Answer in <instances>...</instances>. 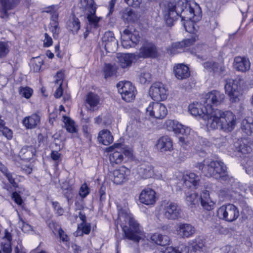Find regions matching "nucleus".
Listing matches in <instances>:
<instances>
[{"mask_svg": "<svg viewBox=\"0 0 253 253\" xmlns=\"http://www.w3.org/2000/svg\"><path fill=\"white\" fill-rule=\"evenodd\" d=\"M12 199L18 205H20L22 203V200L20 196L17 193V192H14L12 194Z\"/></svg>", "mask_w": 253, "mask_h": 253, "instance_id": "nucleus-58", "label": "nucleus"}, {"mask_svg": "<svg viewBox=\"0 0 253 253\" xmlns=\"http://www.w3.org/2000/svg\"><path fill=\"white\" fill-rule=\"evenodd\" d=\"M138 174L143 178H149L154 175L153 167L150 165L142 164L138 169Z\"/></svg>", "mask_w": 253, "mask_h": 253, "instance_id": "nucleus-33", "label": "nucleus"}, {"mask_svg": "<svg viewBox=\"0 0 253 253\" xmlns=\"http://www.w3.org/2000/svg\"><path fill=\"white\" fill-rule=\"evenodd\" d=\"M167 90L164 85L160 82L154 83L149 90V94L151 98L156 101H161L167 98Z\"/></svg>", "mask_w": 253, "mask_h": 253, "instance_id": "nucleus-13", "label": "nucleus"}, {"mask_svg": "<svg viewBox=\"0 0 253 253\" xmlns=\"http://www.w3.org/2000/svg\"><path fill=\"white\" fill-rule=\"evenodd\" d=\"M240 80L228 79L226 80L224 88L225 93L229 96L230 101L232 103L237 102L242 94Z\"/></svg>", "mask_w": 253, "mask_h": 253, "instance_id": "nucleus-5", "label": "nucleus"}, {"mask_svg": "<svg viewBox=\"0 0 253 253\" xmlns=\"http://www.w3.org/2000/svg\"><path fill=\"white\" fill-rule=\"evenodd\" d=\"M163 12L167 23L170 26L177 19L179 15L182 20H200L202 14L199 5L196 3H189L186 0L166 1L164 4Z\"/></svg>", "mask_w": 253, "mask_h": 253, "instance_id": "nucleus-1", "label": "nucleus"}, {"mask_svg": "<svg viewBox=\"0 0 253 253\" xmlns=\"http://www.w3.org/2000/svg\"><path fill=\"white\" fill-rule=\"evenodd\" d=\"M205 240L198 237L192 241V248L194 252H200L205 246Z\"/></svg>", "mask_w": 253, "mask_h": 253, "instance_id": "nucleus-38", "label": "nucleus"}, {"mask_svg": "<svg viewBox=\"0 0 253 253\" xmlns=\"http://www.w3.org/2000/svg\"><path fill=\"white\" fill-rule=\"evenodd\" d=\"M202 206L208 211H211L213 209L215 203L211 200L208 199L201 201Z\"/></svg>", "mask_w": 253, "mask_h": 253, "instance_id": "nucleus-50", "label": "nucleus"}, {"mask_svg": "<svg viewBox=\"0 0 253 253\" xmlns=\"http://www.w3.org/2000/svg\"><path fill=\"white\" fill-rule=\"evenodd\" d=\"M102 39L105 43V47L106 49L116 47L117 41L113 32L110 31L105 32Z\"/></svg>", "mask_w": 253, "mask_h": 253, "instance_id": "nucleus-32", "label": "nucleus"}, {"mask_svg": "<svg viewBox=\"0 0 253 253\" xmlns=\"http://www.w3.org/2000/svg\"><path fill=\"white\" fill-rule=\"evenodd\" d=\"M217 213L220 219L228 222L234 221L239 216L238 209L231 204L222 206L218 209Z\"/></svg>", "mask_w": 253, "mask_h": 253, "instance_id": "nucleus-7", "label": "nucleus"}, {"mask_svg": "<svg viewBox=\"0 0 253 253\" xmlns=\"http://www.w3.org/2000/svg\"><path fill=\"white\" fill-rule=\"evenodd\" d=\"M70 24V26L72 28L71 30L73 32L77 33L80 29V22L79 20L76 17H73Z\"/></svg>", "mask_w": 253, "mask_h": 253, "instance_id": "nucleus-49", "label": "nucleus"}, {"mask_svg": "<svg viewBox=\"0 0 253 253\" xmlns=\"http://www.w3.org/2000/svg\"><path fill=\"white\" fill-rule=\"evenodd\" d=\"M151 239L155 243L162 246H165L169 242V238L168 236L158 233L152 235Z\"/></svg>", "mask_w": 253, "mask_h": 253, "instance_id": "nucleus-36", "label": "nucleus"}, {"mask_svg": "<svg viewBox=\"0 0 253 253\" xmlns=\"http://www.w3.org/2000/svg\"><path fill=\"white\" fill-rule=\"evenodd\" d=\"M186 22L184 23V26L185 30L189 33H193L196 30V23L197 21H194L191 19L185 20Z\"/></svg>", "mask_w": 253, "mask_h": 253, "instance_id": "nucleus-44", "label": "nucleus"}, {"mask_svg": "<svg viewBox=\"0 0 253 253\" xmlns=\"http://www.w3.org/2000/svg\"><path fill=\"white\" fill-rule=\"evenodd\" d=\"M130 170L125 167H122L113 172L112 179L114 183L121 184L126 182L130 174Z\"/></svg>", "mask_w": 253, "mask_h": 253, "instance_id": "nucleus-16", "label": "nucleus"}, {"mask_svg": "<svg viewBox=\"0 0 253 253\" xmlns=\"http://www.w3.org/2000/svg\"><path fill=\"white\" fill-rule=\"evenodd\" d=\"M44 45L46 47H49L52 44L53 42L52 38L47 34H44Z\"/></svg>", "mask_w": 253, "mask_h": 253, "instance_id": "nucleus-59", "label": "nucleus"}, {"mask_svg": "<svg viewBox=\"0 0 253 253\" xmlns=\"http://www.w3.org/2000/svg\"><path fill=\"white\" fill-rule=\"evenodd\" d=\"M236 124V117L231 111L216 109L211 113L207 127L208 129L219 128L225 132H230L234 128Z\"/></svg>", "mask_w": 253, "mask_h": 253, "instance_id": "nucleus-2", "label": "nucleus"}, {"mask_svg": "<svg viewBox=\"0 0 253 253\" xmlns=\"http://www.w3.org/2000/svg\"><path fill=\"white\" fill-rule=\"evenodd\" d=\"M124 1L128 5L137 7L139 6L141 0H124Z\"/></svg>", "mask_w": 253, "mask_h": 253, "instance_id": "nucleus-56", "label": "nucleus"}, {"mask_svg": "<svg viewBox=\"0 0 253 253\" xmlns=\"http://www.w3.org/2000/svg\"><path fill=\"white\" fill-rule=\"evenodd\" d=\"M182 179L185 185L189 187L193 186L196 188L200 183L199 176L193 172L184 175Z\"/></svg>", "mask_w": 253, "mask_h": 253, "instance_id": "nucleus-29", "label": "nucleus"}, {"mask_svg": "<svg viewBox=\"0 0 253 253\" xmlns=\"http://www.w3.org/2000/svg\"><path fill=\"white\" fill-rule=\"evenodd\" d=\"M208 106L198 102L193 103L189 105V111L193 116L199 117L202 118L205 122L206 125L208 123V121L212 111H211Z\"/></svg>", "mask_w": 253, "mask_h": 253, "instance_id": "nucleus-9", "label": "nucleus"}, {"mask_svg": "<svg viewBox=\"0 0 253 253\" xmlns=\"http://www.w3.org/2000/svg\"><path fill=\"white\" fill-rule=\"evenodd\" d=\"M185 200L187 204L192 207L193 205H195L198 203L199 200L198 195L195 192H190L188 193L185 197Z\"/></svg>", "mask_w": 253, "mask_h": 253, "instance_id": "nucleus-39", "label": "nucleus"}, {"mask_svg": "<svg viewBox=\"0 0 253 253\" xmlns=\"http://www.w3.org/2000/svg\"><path fill=\"white\" fill-rule=\"evenodd\" d=\"M6 238H7L8 241L6 243H5L2 246V249L0 251V253H11V247L10 241L11 240V237L10 235L6 234Z\"/></svg>", "mask_w": 253, "mask_h": 253, "instance_id": "nucleus-48", "label": "nucleus"}, {"mask_svg": "<svg viewBox=\"0 0 253 253\" xmlns=\"http://www.w3.org/2000/svg\"><path fill=\"white\" fill-rule=\"evenodd\" d=\"M196 41V37L183 40L180 42L172 43L169 51L171 54H176L181 52L183 48L189 46L193 44Z\"/></svg>", "mask_w": 253, "mask_h": 253, "instance_id": "nucleus-18", "label": "nucleus"}, {"mask_svg": "<svg viewBox=\"0 0 253 253\" xmlns=\"http://www.w3.org/2000/svg\"><path fill=\"white\" fill-rule=\"evenodd\" d=\"M139 79L141 84H145L151 80V75L147 72H143L139 75Z\"/></svg>", "mask_w": 253, "mask_h": 253, "instance_id": "nucleus-47", "label": "nucleus"}, {"mask_svg": "<svg viewBox=\"0 0 253 253\" xmlns=\"http://www.w3.org/2000/svg\"><path fill=\"white\" fill-rule=\"evenodd\" d=\"M140 202L147 205H153L156 202V193L151 188L144 189L139 195Z\"/></svg>", "mask_w": 253, "mask_h": 253, "instance_id": "nucleus-20", "label": "nucleus"}, {"mask_svg": "<svg viewBox=\"0 0 253 253\" xmlns=\"http://www.w3.org/2000/svg\"><path fill=\"white\" fill-rule=\"evenodd\" d=\"M234 146L236 151L242 154H249L252 151L251 147L243 140H239L235 143Z\"/></svg>", "mask_w": 253, "mask_h": 253, "instance_id": "nucleus-35", "label": "nucleus"}, {"mask_svg": "<svg viewBox=\"0 0 253 253\" xmlns=\"http://www.w3.org/2000/svg\"><path fill=\"white\" fill-rule=\"evenodd\" d=\"M176 231L179 236L182 238H189L195 233V229L190 224L180 223L177 225Z\"/></svg>", "mask_w": 253, "mask_h": 253, "instance_id": "nucleus-21", "label": "nucleus"}, {"mask_svg": "<svg viewBox=\"0 0 253 253\" xmlns=\"http://www.w3.org/2000/svg\"><path fill=\"white\" fill-rule=\"evenodd\" d=\"M234 67L239 71L245 72L250 69L251 63L248 58L238 56L234 59Z\"/></svg>", "mask_w": 253, "mask_h": 253, "instance_id": "nucleus-25", "label": "nucleus"}, {"mask_svg": "<svg viewBox=\"0 0 253 253\" xmlns=\"http://www.w3.org/2000/svg\"><path fill=\"white\" fill-rule=\"evenodd\" d=\"M58 232L59 238L63 242H67L69 240L68 236L65 233L61 228H59Z\"/></svg>", "mask_w": 253, "mask_h": 253, "instance_id": "nucleus-61", "label": "nucleus"}, {"mask_svg": "<svg viewBox=\"0 0 253 253\" xmlns=\"http://www.w3.org/2000/svg\"><path fill=\"white\" fill-rule=\"evenodd\" d=\"M85 100L88 105L87 108L89 110L94 112L98 110V105L99 104L100 101L98 95L92 92H90L87 95Z\"/></svg>", "mask_w": 253, "mask_h": 253, "instance_id": "nucleus-26", "label": "nucleus"}, {"mask_svg": "<svg viewBox=\"0 0 253 253\" xmlns=\"http://www.w3.org/2000/svg\"><path fill=\"white\" fill-rule=\"evenodd\" d=\"M173 72L175 77L179 80L185 79L190 76L189 68L183 64H179L174 67Z\"/></svg>", "mask_w": 253, "mask_h": 253, "instance_id": "nucleus-28", "label": "nucleus"}, {"mask_svg": "<svg viewBox=\"0 0 253 253\" xmlns=\"http://www.w3.org/2000/svg\"><path fill=\"white\" fill-rule=\"evenodd\" d=\"M20 94L26 98H29L33 93V90L29 87H22L19 90Z\"/></svg>", "mask_w": 253, "mask_h": 253, "instance_id": "nucleus-51", "label": "nucleus"}, {"mask_svg": "<svg viewBox=\"0 0 253 253\" xmlns=\"http://www.w3.org/2000/svg\"><path fill=\"white\" fill-rule=\"evenodd\" d=\"M80 229L82 230V234L84 233L85 234H88L90 231V225L87 224L86 223L84 224L83 225H81V224H80L78 227V229Z\"/></svg>", "mask_w": 253, "mask_h": 253, "instance_id": "nucleus-55", "label": "nucleus"}, {"mask_svg": "<svg viewBox=\"0 0 253 253\" xmlns=\"http://www.w3.org/2000/svg\"><path fill=\"white\" fill-rule=\"evenodd\" d=\"M40 115L38 113H35L25 117L22 121V124L27 129H33L40 124Z\"/></svg>", "mask_w": 253, "mask_h": 253, "instance_id": "nucleus-24", "label": "nucleus"}, {"mask_svg": "<svg viewBox=\"0 0 253 253\" xmlns=\"http://www.w3.org/2000/svg\"><path fill=\"white\" fill-rule=\"evenodd\" d=\"M157 54V48L152 42H145L139 49V57H155Z\"/></svg>", "mask_w": 253, "mask_h": 253, "instance_id": "nucleus-19", "label": "nucleus"}, {"mask_svg": "<svg viewBox=\"0 0 253 253\" xmlns=\"http://www.w3.org/2000/svg\"><path fill=\"white\" fill-rule=\"evenodd\" d=\"M5 176L8 180L9 183L14 187H17L18 185L17 183L15 181L14 178L13 177L12 173L8 172L6 173Z\"/></svg>", "mask_w": 253, "mask_h": 253, "instance_id": "nucleus-62", "label": "nucleus"}, {"mask_svg": "<svg viewBox=\"0 0 253 253\" xmlns=\"http://www.w3.org/2000/svg\"><path fill=\"white\" fill-rule=\"evenodd\" d=\"M117 59L120 66L123 68H125L131 66L133 60L135 59V56L131 53L119 54Z\"/></svg>", "mask_w": 253, "mask_h": 253, "instance_id": "nucleus-27", "label": "nucleus"}, {"mask_svg": "<svg viewBox=\"0 0 253 253\" xmlns=\"http://www.w3.org/2000/svg\"><path fill=\"white\" fill-rule=\"evenodd\" d=\"M122 18L126 22H134L136 20L137 17L131 9L126 8L122 12Z\"/></svg>", "mask_w": 253, "mask_h": 253, "instance_id": "nucleus-37", "label": "nucleus"}, {"mask_svg": "<svg viewBox=\"0 0 253 253\" xmlns=\"http://www.w3.org/2000/svg\"><path fill=\"white\" fill-rule=\"evenodd\" d=\"M63 122H64L66 130L70 133H74L77 131V128L75 126L74 122L69 117L64 116Z\"/></svg>", "mask_w": 253, "mask_h": 253, "instance_id": "nucleus-41", "label": "nucleus"}, {"mask_svg": "<svg viewBox=\"0 0 253 253\" xmlns=\"http://www.w3.org/2000/svg\"><path fill=\"white\" fill-rule=\"evenodd\" d=\"M9 51V46L7 42L0 41V58L5 57Z\"/></svg>", "mask_w": 253, "mask_h": 253, "instance_id": "nucleus-46", "label": "nucleus"}, {"mask_svg": "<svg viewBox=\"0 0 253 253\" xmlns=\"http://www.w3.org/2000/svg\"><path fill=\"white\" fill-rule=\"evenodd\" d=\"M98 140L99 143L104 145H109L113 142V136L110 131L103 129L99 132Z\"/></svg>", "mask_w": 253, "mask_h": 253, "instance_id": "nucleus-31", "label": "nucleus"}, {"mask_svg": "<svg viewBox=\"0 0 253 253\" xmlns=\"http://www.w3.org/2000/svg\"><path fill=\"white\" fill-rule=\"evenodd\" d=\"M118 218L121 222L128 224V226H122L125 237L134 242H138L143 232L139 224L134 219L132 215L125 211H120L118 212Z\"/></svg>", "mask_w": 253, "mask_h": 253, "instance_id": "nucleus-4", "label": "nucleus"}, {"mask_svg": "<svg viewBox=\"0 0 253 253\" xmlns=\"http://www.w3.org/2000/svg\"><path fill=\"white\" fill-rule=\"evenodd\" d=\"M2 134L7 139H10L12 137V131L4 126L0 129Z\"/></svg>", "mask_w": 253, "mask_h": 253, "instance_id": "nucleus-53", "label": "nucleus"}, {"mask_svg": "<svg viewBox=\"0 0 253 253\" xmlns=\"http://www.w3.org/2000/svg\"><path fill=\"white\" fill-rule=\"evenodd\" d=\"M177 249L178 253H190V248L185 245H181Z\"/></svg>", "mask_w": 253, "mask_h": 253, "instance_id": "nucleus-63", "label": "nucleus"}, {"mask_svg": "<svg viewBox=\"0 0 253 253\" xmlns=\"http://www.w3.org/2000/svg\"><path fill=\"white\" fill-rule=\"evenodd\" d=\"M233 191L229 188H223L218 192V196L223 200H230L233 196Z\"/></svg>", "mask_w": 253, "mask_h": 253, "instance_id": "nucleus-42", "label": "nucleus"}, {"mask_svg": "<svg viewBox=\"0 0 253 253\" xmlns=\"http://www.w3.org/2000/svg\"><path fill=\"white\" fill-rule=\"evenodd\" d=\"M56 79L55 81V84L57 85H62V80L64 78L63 73L61 71L58 72L56 74Z\"/></svg>", "mask_w": 253, "mask_h": 253, "instance_id": "nucleus-57", "label": "nucleus"}, {"mask_svg": "<svg viewBox=\"0 0 253 253\" xmlns=\"http://www.w3.org/2000/svg\"><path fill=\"white\" fill-rule=\"evenodd\" d=\"M121 39L122 45L127 48L136 44L139 41L140 36L137 32L134 31L132 33L130 30L126 29L124 30Z\"/></svg>", "mask_w": 253, "mask_h": 253, "instance_id": "nucleus-14", "label": "nucleus"}, {"mask_svg": "<svg viewBox=\"0 0 253 253\" xmlns=\"http://www.w3.org/2000/svg\"><path fill=\"white\" fill-rule=\"evenodd\" d=\"M117 66L115 65L106 64L103 69L104 74L105 78L110 77L116 74Z\"/></svg>", "mask_w": 253, "mask_h": 253, "instance_id": "nucleus-40", "label": "nucleus"}, {"mask_svg": "<svg viewBox=\"0 0 253 253\" xmlns=\"http://www.w3.org/2000/svg\"><path fill=\"white\" fill-rule=\"evenodd\" d=\"M49 30L52 32L53 38L55 39H57L60 32V27H59L58 22H50Z\"/></svg>", "mask_w": 253, "mask_h": 253, "instance_id": "nucleus-43", "label": "nucleus"}, {"mask_svg": "<svg viewBox=\"0 0 253 253\" xmlns=\"http://www.w3.org/2000/svg\"><path fill=\"white\" fill-rule=\"evenodd\" d=\"M225 99L224 94L217 90H213L206 94L203 102L208 107L211 111L215 110L212 108V106H218L223 103Z\"/></svg>", "mask_w": 253, "mask_h": 253, "instance_id": "nucleus-11", "label": "nucleus"}, {"mask_svg": "<svg viewBox=\"0 0 253 253\" xmlns=\"http://www.w3.org/2000/svg\"><path fill=\"white\" fill-rule=\"evenodd\" d=\"M19 227H21L22 230L25 232L28 231L31 229V226L28 224L25 223L23 220L20 218V220L18 223Z\"/></svg>", "mask_w": 253, "mask_h": 253, "instance_id": "nucleus-54", "label": "nucleus"}, {"mask_svg": "<svg viewBox=\"0 0 253 253\" xmlns=\"http://www.w3.org/2000/svg\"><path fill=\"white\" fill-rule=\"evenodd\" d=\"M146 111L150 116L159 119L165 118L168 113L166 107L159 102L151 103L147 108Z\"/></svg>", "mask_w": 253, "mask_h": 253, "instance_id": "nucleus-12", "label": "nucleus"}, {"mask_svg": "<svg viewBox=\"0 0 253 253\" xmlns=\"http://www.w3.org/2000/svg\"><path fill=\"white\" fill-rule=\"evenodd\" d=\"M218 63L213 61H207L203 64L204 68L208 71L214 73L216 71Z\"/></svg>", "mask_w": 253, "mask_h": 253, "instance_id": "nucleus-45", "label": "nucleus"}, {"mask_svg": "<svg viewBox=\"0 0 253 253\" xmlns=\"http://www.w3.org/2000/svg\"><path fill=\"white\" fill-rule=\"evenodd\" d=\"M80 8L83 9L87 16L89 24L96 28L100 17L96 16V7L93 0H81Z\"/></svg>", "mask_w": 253, "mask_h": 253, "instance_id": "nucleus-6", "label": "nucleus"}, {"mask_svg": "<svg viewBox=\"0 0 253 253\" xmlns=\"http://www.w3.org/2000/svg\"><path fill=\"white\" fill-rule=\"evenodd\" d=\"M156 146L161 152L170 151L173 149L172 140L168 136H163L157 140Z\"/></svg>", "mask_w": 253, "mask_h": 253, "instance_id": "nucleus-23", "label": "nucleus"}, {"mask_svg": "<svg viewBox=\"0 0 253 253\" xmlns=\"http://www.w3.org/2000/svg\"><path fill=\"white\" fill-rule=\"evenodd\" d=\"M89 193V188L86 183H84L81 187L80 189V195L83 197H85Z\"/></svg>", "mask_w": 253, "mask_h": 253, "instance_id": "nucleus-52", "label": "nucleus"}, {"mask_svg": "<svg viewBox=\"0 0 253 253\" xmlns=\"http://www.w3.org/2000/svg\"><path fill=\"white\" fill-rule=\"evenodd\" d=\"M241 129L247 135L253 134V118L244 119L241 123Z\"/></svg>", "mask_w": 253, "mask_h": 253, "instance_id": "nucleus-34", "label": "nucleus"}, {"mask_svg": "<svg viewBox=\"0 0 253 253\" xmlns=\"http://www.w3.org/2000/svg\"><path fill=\"white\" fill-rule=\"evenodd\" d=\"M19 2L20 0H0V17L3 19L8 17L7 11L14 8L19 4Z\"/></svg>", "mask_w": 253, "mask_h": 253, "instance_id": "nucleus-22", "label": "nucleus"}, {"mask_svg": "<svg viewBox=\"0 0 253 253\" xmlns=\"http://www.w3.org/2000/svg\"><path fill=\"white\" fill-rule=\"evenodd\" d=\"M166 126L168 130L172 131L176 134H181L187 135L190 132V128L179 124L174 120H168L166 123Z\"/></svg>", "mask_w": 253, "mask_h": 253, "instance_id": "nucleus-15", "label": "nucleus"}, {"mask_svg": "<svg viewBox=\"0 0 253 253\" xmlns=\"http://www.w3.org/2000/svg\"><path fill=\"white\" fill-rule=\"evenodd\" d=\"M121 145H122L120 143H115L111 147H110L109 148H118L120 150V151L118 150H115L114 151L113 153L110 154L109 159L110 162L112 164H121L124 159V155H126V154L129 153L128 151H126V150H122L121 149Z\"/></svg>", "mask_w": 253, "mask_h": 253, "instance_id": "nucleus-17", "label": "nucleus"}, {"mask_svg": "<svg viewBox=\"0 0 253 253\" xmlns=\"http://www.w3.org/2000/svg\"><path fill=\"white\" fill-rule=\"evenodd\" d=\"M59 8L58 5H53L46 8L45 12L46 13L52 14L55 11H58Z\"/></svg>", "mask_w": 253, "mask_h": 253, "instance_id": "nucleus-64", "label": "nucleus"}, {"mask_svg": "<svg viewBox=\"0 0 253 253\" xmlns=\"http://www.w3.org/2000/svg\"><path fill=\"white\" fill-rule=\"evenodd\" d=\"M196 167L202 170L206 176L212 177L221 181L229 180L226 167L221 161L204 160L202 162L197 163Z\"/></svg>", "mask_w": 253, "mask_h": 253, "instance_id": "nucleus-3", "label": "nucleus"}, {"mask_svg": "<svg viewBox=\"0 0 253 253\" xmlns=\"http://www.w3.org/2000/svg\"><path fill=\"white\" fill-rule=\"evenodd\" d=\"M36 152V149L33 146H25L21 148L19 155L21 159L30 161L33 158Z\"/></svg>", "mask_w": 253, "mask_h": 253, "instance_id": "nucleus-30", "label": "nucleus"}, {"mask_svg": "<svg viewBox=\"0 0 253 253\" xmlns=\"http://www.w3.org/2000/svg\"><path fill=\"white\" fill-rule=\"evenodd\" d=\"M52 205L55 209L56 211V213L58 215H61L64 213L63 209L60 206L59 203L58 202H55L52 203Z\"/></svg>", "mask_w": 253, "mask_h": 253, "instance_id": "nucleus-60", "label": "nucleus"}, {"mask_svg": "<svg viewBox=\"0 0 253 253\" xmlns=\"http://www.w3.org/2000/svg\"><path fill=\"white\" fill-rule=\"evenodd\" d=\"M117 87L123 100L129 102L134 99L136 90L130 82H120L117 84Z\"/></svg>", "mask_w": 253, "mask_h": 253, "instance_id": "nucleus-8", "label": "nucleus"}, {"mask_svg": "<svg viewBox=\"0 0 253 253\" xmlns=\"http://www.w3.org/2000/svg\"><path fill=\"white\" fill-rule=\"evenodd\" d=\"M162 214L165 218L173 220L182 217V211L177 204L168 202L164 206Z\"/></svg>", "mask_w": 253, "mask_h": 253, "instance_id": "nucleus-10", "label": "nucleus"}]
</instances>
